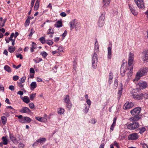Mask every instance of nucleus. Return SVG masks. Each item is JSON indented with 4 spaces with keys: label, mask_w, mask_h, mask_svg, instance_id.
<instances>
[{
    "label": "nucleus",
    "mask_w": 148,
    "mask_h": 148,
    "mask_svg": "<svg viewBox=\"0 0 148 148\" xmlns=\"http://www.w3.org/2000/svg\"><path fill=\"white\" fill-rule=\"evenodd\" d=\"M147 72H148V68L145 67L143 69H140L139 71L137 72L134 81H138L140 79V77L145 75Z\"/></svg>",
    "instance_id": "obj_1"
},
{
    "label": "nucleus",
    "mask_w": 148,
    "mask_h": 148,
    "mask_svg": "<svg viewBox=\"0 0 148 148\" xmlns=\"http://www.w3.org/2000/svg\"><path fill=\"white\" fill-rule=\"evenodd\" d=\"M133 69V68L131 67V68H130L129 67L127 69L126 71L124 70L123 68V66L122 65L121 68V74L122 75H124L125 72L126 71L128 75V79L129 80L131 79L132 75Z\"/></svg>",
    "instance_id": "obj_2"
},
{
    "label": "nucleus",
    "mask_w": 148,
    "mask_h": 148,
    "mask_svg": "<svg viewBox=\"0 0 148 148\" xmlns=\"http://www.w3.org/2000/svg\"><path fill=\"white\" fill-rule=\"evenodd\" d=\"M105 14V12H103L99 18L97 23L98 26L100 27H103L104 25Z\"/></svg>",
    "instance_id": "obj_3"
},
{
    "label": "nucleus",
    "mask_w": 148,
    "mask_h": 148,
    "mask_svg": "<svg viewBox=\"0 0 148 148\" xmlns=\"http://www.w3.org/2000/svg\"><path fill=\"white\" fill-rule=\"evenodd\" d=\"M139 124L137 122L130 123L127 125V128L130 130H133L138 128Z\"/></svg>",
    "instance_id": "obj_4"
},
{
    "label": "nucleus",
    "mask_w": 148,
    "mask_h": 148,
    "mask_svg": "<svg viewBox=\"0 0 148 148\" xmlns=\"http://www.w3.org/2000/svg\"><path fill=\"white\" fill-rule=\"evenodd\" d=\"M97 55L95 52L92 57V63L93 68L95 69L97 68L98 59Z\"/></svg>",
    "instance_id": "obj_5"
},
{
    "label": "nucleus",
    "mask_w": 148,
    "mask_h": 148,
    "mask_svg": "<svg viewBox=\"0 0 148 148\" xmlns=\"http://www.w3.org/2000/svg\"><path fill=\"white\" fill-rule=\"evenodd\" d=\"M141 111L140 107H137L133 109L130 111V113L132 115H140V114Z\"/></svg>",
    "instance_id": "obj_6"
},
{
    "label": "nucleus",
    "mask_w": 148,
    "mask_h": 148,
    "mask_svg": "<svg viewBox=\"0 0 148 148\" xmlns=\"http://www.w3.org/2000/svg\"><path fill=\"white\" fill-rule=\"evenodd\" d=\"M142 58L144 62H148V51H144L142 53Z\"/></svg>",
    "instance_id": "obj_7"
},
{
    "label": "nucleus",
    "mask_w": 148,
    "mask_h": 148,
    "mask_svg": "<svg viewBox=\"0 0 148 148\" xmlns=\"http://www.w3.org/2000/svg\"><path fill=\"white\" fill-rule=\"evenodd\" d=\"M138 137V134L134 133L130 134L128 137V138L130 140H135L137 139Z\"/></svg>",
    "instance_id": "obj_8"
},
{
    "label": "nucleus",
    "mask_w": 148,
    "mask_h": 148,
    "mask_svg": "<svg viewBox=\"0 0 148 148\" xmlns=\"http://www.w3.org/2000/svg\"><path fill=\"white\" fill-rule=\"evenodd\" d=\"M134 116L130 117L129 118V120L131 122H137V121L141 119L142 116L141 115H133Z\"/></svg>",
    "instance_id": "obj_9"
},
{
    "label": "nucleus",
    "mask_w": 148,
    "mask_h": 148,
    "mask_svg": "<svg viewBox=\"0 0 148 148\" xmlns=\"http://www.w3.org/2000/svg\"><path fill=\"white\" fill-rule=\"evenodd\" d=\"M134 105V103L126 102L123 106V108L124 110L129 109L132 108Z\"/></svg>",
    "instance_id": "obj_10"
},
{
    "label": "nucleus",
    "mask_w": 148,
    "mask_h": 148,
    "mask_svg": "<svg viewBox=\"0 0 148 148\" xmlns=\"http://www.w3.org/2000/svg\"><path fill=\"white\" fill-rule=\"evenodd\" d=\"M135 3L140 8H143L144 5L143 0H134Z\"/></svg>",
    "instance_id": "obj_11"
},
{
    "label": "nucleus",
    "mask_w": 148,
    "mask_h": 148,
    "mask_svg": "<svg viewBox=\"0 0 148 148\" xmlns=\"http://www.w3.org/2000/svg\"><path fill=\"white\" fill-rule=\"evenodd\" d=\"M140 89H144L146 88L147 86V83L143 81H140L138 84Z\"/></svg>",
    "instance_id": "obj_12"
},
{
    "label": "nucleus",
    "mask_w": 148,
    "mask_h": 148,
    "mask_svg": "<svg viewBox=\"0 0 148 148\" xmlns=\"http://www.w3.org/2000/svg\"><path fill=\"white\" fill-rule=\"evenodd\" d=\"M103 5L102 7L103 8H106L108 7L110 3V0H103Z\"/></svg>",
    "instance_id": "obj_13"
},
{
    "label": "nucleus",
    "mask_w": 148,
    "mask_h": 148,
    "mask_svg": "<svg viewBox=\"0 0 148 148\" xmlns=\"http://www.w3.org/2000/svg\"><path fill=\"white\" fill-rule=\"evenodd\" d=\"M30 112V110L27 107H24L20 110V112L23 113H29Z\"/></svg>",
    "instance_id": "obj_14"
},
{
    "label": "nucleus",
    "mask_w": 148,
    "mask_h": 148,
    "mask_svg": "<svg viewBox=\"0 0 148 148\" xmlns=\"http://www.w3.org/2000/svg\"><path fill=\"white\" fill-rule=\"evenodd\" d=\"M9 136L10 139L14 143H18V141L16 138L14 137L12 134H10Z\"/></svg>",
    "instance_id": "obj_15"
},
{
    "label": "nucleus",
    "mask_w": 148,
    "mask_h": 148,
    "mask_svg": "<svg viewBox=\"0 0 148 148\" xmlns=\"http://www.w3.org/2000/svg\"><path fill=\"white\" fill-rule=\"evenodd\" d=\"M75 19H74L71 21L69 23L70 27L71 30H72L75 27Z\"/></svg>",
    "instance_id": "obj_16"
},
{
    "label": "nucleus",
    "mask_w": 148,
    "mask_h": 148,
    "mask_svg": "<svg viewBox=\"0 0 148 148\" xmlns=\"http://www.w3.org/2000/svg\"><path fill=\"white\" fill-rule=\"evenodd\" d=\"M94 49L95 52H98L99 51V45L97 39H96L95 43Z\"/></svg>",
    "instance_id": "obj_17"
},
{
    "label": "nucleus",
    "mask_w": 148,
    "mask_h": 148,
    "mask_svg": "<svg viewBox=\"0 0 148 148\" xmlns=\"http://www.w3.org/2000/svg\"><path fill=\"white\" fill-rule=\"evenodd\" d=\"M141 94L140 95H132L133 98L135 99L140 100L142 98Z\"/></svg>",
    "instance_id": "obj_18"
},
{
    "label": "nucleus",
    "mask_w": 148,
    "mask_h": 148,
    "mask_svg": "<svg viewBox=\"0 0 148 148\" xmlns=\"http://www.w3.org/2000/svg\"><path fill=\"white\" fill-rule=\"evenodd\" d=\"M112 48L111 47H108V58L109 59H111L112 55Z\"/></svg>",
    "instance_id": "obj_19"
},
{
    "label": "nucleus",
    "mask_w": 148,
    "mask_h": 148,
    "mask_svg": "<svg viewBox=\"0 0 148 148\" xmlns=\"http://www.w3.org/2000/svg\"><path fill=\"white\" fill-rule=\"evenodd\" d=\"M129 7L130 9V10L132 13L135 16L136 15L138 14L137 12L134 9V7H131L130 5H129Z\"/></svg>",
    "instance_id": "obj_20"
},
{
    "label": "nucleus",
    "mask_w": 148,
    "mask_h": 148,
    "mask_svg": "<svg viewBox=\"0 0 148 148\" xmlns=\"http://www.w3.org/2000/svg\"><path fill=\"white\" fill-rule=\"evenodd\" d=\"M46 140V139L45 138H40L37 140V142H38L40 144L44 143Z\"/></svg>",
    "instance_id": "obj_21"
},
{
    "label": "nucleus",
    "mask_w": 148,
    "mask_h": 148,
    "mask_svg": "<svg viewBox=\"0 0 148 148\" xmlns=\"http://www.w3.org/2000/svg\"><path fill=\"white\" fill-rule=\"evenodd\" d=\"M22 99L23 101L25 103H27L30 102V100L29 98L27 96H25L23 97Z\"/></svg>",
    "instance_id": "obj_22"
},
{
    "label": "nucleus",
    "mask_w": 148,
    "mask_h": 148,
    "mask_svg": "<svg viewBox=\"0 0 148 148\" xmlns=\"http://www.w3.org/2000/svg\"><path fill=\"white\" fill-rule=\"evenodd\" d=\"M112 73L110 72L109 73V79L108 80V83L109 84H110L112 82V79L113 77Z\"/></svg>",
    "instance_id": "obj_23"
},
{
    "label": "nucleus",
    "mask_w": 148,
    "mask_h": 148,
    "mask_svg": "<svg viewBox=\"0 0 148 148\" xmlns=\"http://www.w3.org/2000/svg\"><path fill=\"white\" fill-rule=\"evenodd\" d=\"M40 0H37L34 7V10H38L39 6V2Z\"/></svg>",
    "instance_id": "obj_24"
},
{
    "label": "nucleus",
    "mask_w": 148,
    "mask_h": 148,
    "mask_svg": "<svg viewBox=\"0 0 148 148\" xmlns=\"http://www.w3.org/2000/svg\"><path fill=\"white\" fill-rule=\"evenodd\" d=\"M133 61V60L130 59H128V68L129 67L130 68H131V67L133 68V66L132 65Z\"/></svg>",
    "instance_id": "obj_25"
},
{
    "label": "nucleus",
    "mask_w": 148,
    "mask_h": 148,
    "mask_svg": "<svg viewBox=\"0 0 148 148\" xmlns=\"http://www.w3.org/2000/svg\"><path fill=\"white\" fill-rule=\"evenodd\" d=\"M62 23L61 21H58L55 24V26L57 27H62Z\"/></svg>",
    "instance_id": "obj_26"
},
{
    "label": "nucleus",
    "mask_w": 148,
    "mask_h": 148,
    "mask_svg": "<svg viewBox=\"0 0 148 148\" xmlns=\"http://www.w3.org/2000/svg\"><path fill=\"white\" fill-rule=\"evenodd\" d=\"M25 123H29L31 121V119L29 117L24 116V118Z\"/></svg>",
    "instance_id": "obj_27"
},
{
    "label": "nucleus",
    "mask_w": 148,
    "mask_h": 148,
    "mask_svg": "<svg viewBox=\"0 0 148 148\" xmlns=\"http://www.w3.org/2000/svg\"><path fill=\"white\" fill-rule=\"evenodd\" d=\"M3 141V144L7 145L8 143V140L5 136H3L2 138Z\"/></svg>",
    "instance_id": "obj_28"
},
{
    "label": "nucleus",
    "mask_w": 148,
    "mask_h": 148,
    "mask_svg": "<svg viewBox=\"0 0 148 148\" xmlns=\"http://www.w3.org/2000/svg\"><path fill=\"white\" fill-rule=\"evenodd\" d=\"M4 69L8 73L11 72V69L10 68L8 65H5L4 66Z\"/></svg>",
    "instance_id": "obj_29"
},
{
    "label": "nucleus",
    "mask_w": 148,
    "mask_h": 148,
    "mask_svg": "<svg viewBox=\"0 0 148 148\" xmlns=\"http://www.w3.org/2000/svg\"><path fill=\"white\" fill-rule=\"evenodd\" d=\"M15 49H16L15 47H13L11 46H10L8 48V51L10 53H12L15 51Z\"/></svg>",
    "instance_id": "obj_30"
},
{
    "label": "nucleus",
    "mask_w": 148,
    "mask_h": 148,
    "mask_svg": "<svg viewBox=\"0 0 148 148\" xmlns=\"http://www.w3.org/2000/svg\"><path fill=\"white\" fill-rule=\"evenodd\" d=\"M65 102L66 103H68L70 102L69 96L68 95H66L64 99Z\"/></svg>",
    "instance_id": "obj_31"
},
{
    "label": "nucleus",
    "mask_w": 148,
    "mask_h": 148,
    "mask_svg": "<svg viewBox=\"0 0 148 148\" xmlns=\"http://www.w3.org/2000/svg\"><path fill=\"white\" fill-rule=\"evenodd\" d=\"M31 87L32 88L34 89L37 87V84L35 82H33L31 84Z\"/></svg>",
    "instance_id": "obj_32"
},
{
    "label": "nucleus",
    "mask_w": 148,
    "mask_h": 148,
    "mask_svg": "<svg viewBox=\"0 0 148 148\" xmlns=\"http://www.w3.org/2000/svg\"><path fill=\"white\" fill-rule=\"evenodd\" d=\"M1 119L2 123L4 125L5 124L7 121L6 118L4 116H2L1 117Z\"/></svg>",
    "instance_id": "obj_33"
},
{
    "label": "nucleus",
    "mask_w": 148,
    "mask_h": 148,
    "mask_svg": "<svg viewBox=\"0 0 148 148\" xmlns=\"http://www.w3.org/2000/svg\"><path fill=\"white\" fill-rule=\"evenodd\" d=\"M138 130H139V133L142 134L145 131L146 128L145 127H142L139 128Z\"/></svg>",
    "instance_id": "obj_34"
},
{
    "label": "nucleus",
    "mask_w": 148,
    "mask_h": 148,
    "mask_svg": "<svg viewBox=\"0 0 148 148\" xmlns=\"http://www.w3.org/2000/svg\"><path fill=\"white\" fill-rule=\"evenodd\" d=\"M39 40L41 42L42 44H44L46 42V41L45 40V38H44L43 37H40L39 39Z\"/></svg>",
    "instance_id": "obj_35"
},
{
    "label": "nucleus",
    "mask_w": 148,
    "mask_h": 148,
    "mask_svg": "<svg viewBox=\"0 0 148 148\" xmlns=\"http://www.w3.org/2000/svg\"><path fill=\"white\" fill-rule=\"evenodd\" d=\"M80 23H79L77 22L75 24V28L76 31H77V30H78L80 28Z\"/></svg>",
    "instance_id": "obj_36"
},
{
    "label": "nucleus",
    "mask_w": 148,
    "mask_h": 148,
    "mask_svg": "<svg viewBox=\"0 0 148 148\" xmlns=\"http://www.w3.org/2000/svg\"><path fill=\"white\" fill-rule=\"evenodd\" d=\"M72 106V104L70 102L67 103L66 105V107L69 110H70Z\"/></svg>",
    "instance_id": "obj_37"
},
{
    "label": "nucleus",
    "mask_w": 148,
    "mask_h": 148,
    "mask_svg": "<svg viewBox=\"0 0 148 148\" xmlns=\"http://www.w3.org/2000/svg\"><path fill=\"white\" fill-rule=\"evenodd\" d=\"M142 98L144 97L146 99H148V94L147 93H143L141 94Z\"/></svg>",
    "instance_id": "obj_38"
},
{
    "label": "nucleus",
    "mask_w": 148,
    "mask_h": 148,
    "mask_svg": "<svg viewBox=\"0 0 148 148\" xmlns=\"http://www.w3.org/2000/svg\"><path fill=\"white\" fill-rule=\"evenodd\" d=\"M36 93L32 94L29 95V97L31 100H33L36 97Z\"/></svg>",
    "instance_id": "obj_39"
},
{
    "label": "nucleus",
    "mask_w": 148,
    "mask_h": 148,
    "mask_svg": "<svg viewBox=\"0 0 148 148\" xmlns=\"http://www.w3.org/2000/svg\"><path fill=\"white\" fill-rule=\"evenodd\" d=\"M64 111V109L62 108H60V109L58 110V114H63Z\"/></svg>",
    "instance_id": "obj_40"
},
{
    "label": "nucleus",
    "mask_w": 148,
    "mask_h": 148,
    "mask_svg": "<svg viewBox=\"0 0 148 148\" xmlns=\"http://www.w3.org/2000/svg\"><path fill=\"white\" fill-rule=\"evenodd\" d=\"M134 54L133 53H132L131 52H130L129 54V56L128 59H132V60H134Z\"/></svg>",
    "instance_id": "obj_41"
},
{
    "label": "nucleus",
    "mask_w": 148,
    "mask_h": 148,
    "mask_svg": "<svg viewBox=\"0 0 148 148\" xmlns=\"http://www.w3.org/2000/svg\"><path fill=\"white\" fill-rule=\"evenodd\" d=\"M47 44L49 45H52L53 43V42L50 40H47L46 41V42Z\"/></svg>",
    "instance_id": "obj_42"
},
{
    "label": "nucleus",
    "mask_w": 148,
    "mask_h": 148,
    "mask_svg": "<svg viewBox=\"0 0 148 148\" xmlns=\"http://www.w3.org/2000/svg\"><path fill=\"white\" fill-rule=\"evenodd\" d=\"M40 55L45 58L47 56L48 54L45 51H43L40 53Z\"/></svg>",
    "instance_id": "obj_43"
},
{
    "label": "nucleus",
    "mask_w": 148,
    "mask_h": 148,
    "mask_svg": "<svg viewBox=\"0 0 148 148\" xmlns=\"http://www.w3.org/2000/svg\"><path fill=\"white\" fill-rule=\"evenodd\" d=\"M29 23H30L29 20V19H27L26 20V21L25 22V27H27V26H28L29 24Z\"/></svg>",
    "instance_id": "obj_44"
},
{
    "label": "nucleus",
    "mask_w": 148,
    "mask_h": 148,
    "mask_svg": "<svg viewBox=\"0 0 148 148\" xmlns=\"http://www.w3.org/2000/svg\"><path fill=\"white\" fill-rule=\"evenodd\" d=\"M22 84L23 83L20 82H19V81L18 82H17L18 86L20 88H23V84Z\"/></svg>",
    "instance_id": "obj_45"
},
{
    "label": "nucleus",
    "mask_w": 148,
    "mask_h": 148,
    "mask_svg": "<svg viewBox=\"0 0 148 148\" xmlns=\"http://www.w3.org/2000/svg\"><path fill=\"white\" fill-rule=\"evenodd\" d=\"M63 48L62 47L60 46L58 49V52H63Z\"/></svg>",
    "instance_id": "obj_46"
},
{
    "label": "nucleus",
    "mask_w": 148,
    "mask_h": 148,
    "mask_svg": "<svg viewBox=\"0 0 148 148\" xmlns=\"http://www.w3.org/2000/svg\"><path fill=\"white\" fill-rule=\"evenodd\" d=\"M47 34H53L54 32L53 30L52 29H49L47 32Z\"/></svg>",
    "instance_id": "obj_47"
},
{
    "label": "nucleus",
    "mask_w": 148,
    "mask_h": 148,
    "mask_svg": "<svg viewBox=\"0 0 148 148\" xmlns=\"http://www.w3.org/2000/svg\"><path fill=\"white\" fill-rule=\"evenodd\" d=\"M25 79L26 77H23L21 78V80H19V81L23 83L25 82Z\"/></svg>",
    "instance_id": "obj_48"
},
{
    "label": "nucleus",
    "mask_w": 148,
    "mask_h": 148,
    "mask_svg": "<svg viewBox=\"0 0 148 148\" xmlns=\"http://www.w3.org/2000/svg\"><path fill=\"white\" fill-rule=\"evenodd\" d=\"M13 78L14 81H16L18 79L19 77L18 75H14L13 77Z\"/></svg>",
    "instance_id": "obj_49"
},
{
    "label": "nucleus",
    "mask_w": 148,
    "mask_h": 148,
    "mask_svg": "<svg viewBox=\"0 0 148 148\" xmlns=\"http://www.w3.org/2000/svg\"><path fill=\"white\" fill-rule=\"evenodd\" d=\"M29 106L31 109H33L34 107V105L33 103H29Z\"/></svg>",
    "instance_id": "obj_50"
},
{
    "label": "nucleus",
    "mask_w": 148,
    "mask_h": 148,
    "mask_svg": "<svg viewBox=\"0 0 148 148\" xmlns=\"http://www.w3.org/2000/svg\"><path fill=\"white\" fill-rule=\"evenodd\" d=\"M113 145L115 146L117 148H120V146L118 143L116 141H114L113 143Z\"/></svg>",
    "instance_id": "obj_51"
},
{
    "label": "nucleus",
    "mask_w": 148,
    "mask_h": 148,
    "mask_svg": "<svg viewBox=\"0 0 148 148\" xmlns=\"http://www.w3.org/2000/svg\"><path fill=\"white\" fill-rule=\"evenodd\" d=\"M141 145L143 148H148V146L145 143H141Z\"/></svg>",
    "instance_id": "obj_52"
},
{
    "label": "nucleus",
    "mask_w": 148,
    "mask_h": 148,
    "mask_svg": "<svg viewBox=\"0 0 148 148\" xmlns=\"http://www.w3.org/2000/svg\"><path fill=\"white\" fill-rule=\"evenodd\" d=\"M24 116H23L22 118L21 119L19 120V121L20 122L22 123H25V121L24 119Z\"/></svg>",
    "instance_id": "obj_53"
},
{
    "label": "nucleus",
    "mask_w": 148,
    "mask_h": 148,
    "mask_svg": "<svg viewBox=\"0 0 148 148\" xmlns=\"http://www.w3.org/2000/svg\"><path fill=\"white\" fill-rule=\"evenodd\" d=\"M89 108H90L89 106H88V107L86 106L85 108L84 109V111H85V112L86 113H87L88 112V111L89 110Z\"/></svg>",
    "instance_id": "obj_54"
},
{
    "label": "nucleus",
    "mask_w": 148,
    "mask_h": 148,
    "mask_svg": "<svg viewBox=\"0 0 148 148\" xmlns=\"http://www.w3.org/2000/svg\"><path fill=\"white\" fill-rule=\"evenodd\" d=\"M60 15L62 17H64L66 16V14L64 12H62L60 14Z\"/></svg>",
    "instance_id": "obj_55"
},
{
    "label": "nucleus",
    "mask_w": 148,
    "mask_h": 148,
    "mask_svg": "<svg viewBox=\"0 0 148 148\" xmlns=\"http://www.w3.org/2000/svg\"><path fill=\"white\" fill-rule=\"evenodd\" d=\"M116 125L115 124H114L113 123H112V125H111L110 129L111 130L113 131L114 129V127Z\"/></svg>",
    "instance_id": "obj_56"
},
{
    "label": "nucleus",
    "mask_w": 148,
    "mask_h": 148,
    "mask_svg": "<svg viewBox=\"0 0 148 148\" xmlns=\"http://www.w3.org/2000/svg\"><path fill=\"white\" fill-rule=\"evenodd\" d=\"M34 29H31V32L30 34H29V36H31L34 33Z\"/></svg>",
    "instance_id": "obj_57"
},
{
    "label": "nucleus",
    "mask_w": 148,
    "mask_h": 148,
    "mask_svg": "<svg viewBox=\"0 0 148 148\" xmlns=\"http://www.w3.org/2000/svg\"><path fill=\"white\" fill-rule=\"evenodd\" d=\"M32 47L34 49H35L36 48V44L34 42L32 43Z\"/></svg>",
    "instance_id": "obj_58"
},
{
    "label": "nucleus",
    "mask_w": 148,
    "mask_h": 148,
    "mask_svg": "<svg viewBox=\"0 0 148 148\" xmlns=\"http://www.w3.org/2000/svg\"><path fill=\"white\" fill-rule=\"evenodd\" d=\"M16 56L17 58H19L21 59H22L23 58L22 55L21 54L17 55Z\"/></svg>",
    "instance_id": "obj_59"
},
{
    "label": "nucleus",
    "mask_w": 148,
    "mask_h": 148,
    "mask_svg": "<svg viewBox=\"0 0 148 148\" xmlns=\"http://www.w3.org/2000/svg\"><path fill=\"white\" fill-rule=\"evenodd\" d=\"M30 72L31 73H33V74L34 73H35V71H34V69L32 68H30Z\"/></svg>",
    "instance_id": "obj_60"
},
{
    "label": "nucleus",
    "mask_w": 148,
    "mask_h": 148,
    "mask_svg": "<svg viewBox=\"0 0 148 148\" xmlns=\"http://www.w3.org/2000/svg\"><path fill=\"white\" fill-rule=\"evenodd\" d=\"M38 121H42V117H40L39 116L36 117L35 118Z\"/></svg>",
    "instance_id": "obj_61"
},
{
    "label": "nucleus",
    "mask_w": 148,
    "mask_h": 148,
    "mask_svg": "<svg viewBox=\"0 0 148 148\" xmlns=\"http://www.w3.org/2000/svg\"><path fill=\"white\" fill-rule=\"evenodd\" d=\"M35 0H32L31 2V8H32L34 6V2Z\"/></svg>",
    "instance_id": "obj_62"
},
{
    "label": "nucleus",
    "mask_w": 148,
    "mask_h": 148,
    "mask_svg": "<svg viewBox=\"0 0 148 148\" xmlns=\"http://www.w3.org/2000/svg\"><path fill=\"white\" fill-rule=\"evenodd\" d=\"M18 147L19 148H23L24 145L22 143H20L18 145Z\"/></svg>",
    "instance_id": "obj_63"
},
{
    "label": "nucleus",
    "mask_w": 148,
    "mask_h": 148,
    "mask_svg": "<svg viewBox=\"0 0 148 148\" xmlns=\"http://www.w3.org/2000/svg\"><path fill=\"white\" fill-rule=\"evenodd\" d=\"M9 89L11 90H14V87L13 86H10L9 87Z\"/></svg>",
    "instance_id": "obj_64"
}]
</instances>
